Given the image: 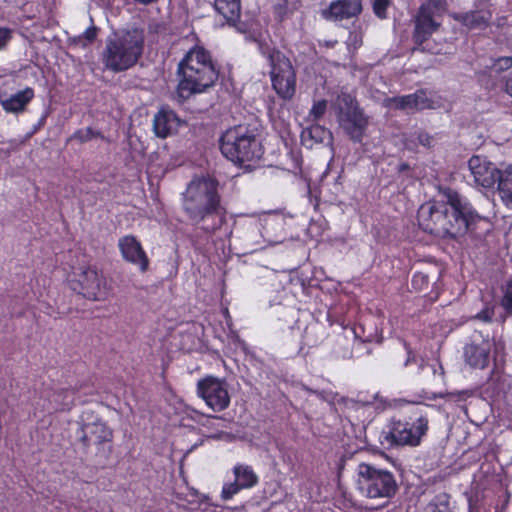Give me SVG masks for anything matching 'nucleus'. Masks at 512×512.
<instances>
[{
  "mask_svg": "<svg viewBox=\"0 0 512 512\" xmlns=\"http://www.w3.org/2000/svg\"><path fill=\"white\" fill-rule=\"evenodd\" d=\"M469 512H473V510L470 508V509H469Z\"/></svg>",
  "mask_w": 512,
  "mask_h": 512,
  "instance_id": "6e6d98bb",
  "label": "nucleus"
},
{
  "mask_svg": "<svg viewBox=\"0 0 512 512\" xmlns=\"http://www.w3.org/2000/svg\"><path fill=\"white\" fill-rule=\"evenodd\" d=\"M159 0H134V2L136 4H140V5H150V4H153V3H156L158 2Z\"/></svg>",
  "mask_w": 512,
  "mask_h": 512,
  "instance_id": "09e8293b",
  "label": "nucleus"
},
{
  "mask_svg": "<svg viewBox=\"0 0 512 512\" xmlns=\"http://www.w3.org/2000/svg\"><path fill=\"white\" fill-rule=\"evenodd\" d=\"M447 198V221L451 225L461 226L460 232L455 233V238H457L465 235L471 226L480 219V216L457 192H450Z\"/></svg>",
  "mask_w": 512,
  "mask_h": 512,
  "instance_id": "ddd939ff",
  "label": "nucleus"
},
{
  "mask_svg": "<svg viewBox=\"0 0 512 512\" xmlns=\"http://www.w3.org/2000/svg\"><path fill=\"white\" fill-rule=\"evenodd\" d=\"M439 25L440 24L433 19L429 9L422 5L415 19V27L412 36L414 50L432 52L427 42L438 29Z\"/></svg>",
  "mask_w": 512,
  "mask_h": 512,
  "instance_id": "4468645a",
  "label": "nucleus"
},
{
  "mask_svg": "<svg viewBox=\"0 0 512 512\" xmlns=\"http://www.w3.org/2000/svg\"><path fill=\"white\" fill-rule=\"evenodd\" d=\"M437 397L444 398V395L443 394L434 395L433 397H429V399H435Z\"/></svg>",
  "mask_w": 512,
  "mask_h": 512,
  "instance_id": "5fc2aeb1",
  "label": "nucleus"
},
{
  "mask_svg": "<svg viewBox=\"0 0 512 512\" xmlns=\"http://www.w3.org/2000/svg\"><path fill=\"white\" fill-rule=\"evenodd\" d=\"M331 140V131L317 123L310 125L301 133L302 143L309 148H312L315 144H322Z\"/></svg>",
  "mask_w": 512,
  "mask_h": 512,
  "instance_id": "4be33fe9",
  "label": "nucleus"
},
{
  "mask_svg": "<svg viewBox=\"0 0 512 512\" xmlns=\"http://www.w3.org/2000/svg\"><path fill=\"white\" fill-rule=\"evenodd\" d=\"M404 347L407 351V359L405 361V366H408L410 364V362L415 359V356H414L413 352L411 351L409 344L406 341H404Z\"/></svg>",
  "mask_w": 512,
  "mask_h": 512,
  "instance_id": "de8ad7c7",
  "label": "nucleus"
},
{
  "mask_svg": "<svg viewBox=\"0 0 512 512\" xmlns=\"http://www.w3.org/2000/svg\"><path fill=\"white\" fill-rule=\"evenodd\" d=\"M494 316V308L486 306L476 314V318L483 322H491Z\"/></svg>",
  "mask_w": 512,
  "mask_h": 512,
  "instance_id": "ea45409f",
  "label": "nucleus"
},
{
  "mask_svg": "<svg viewBox=\"0 0 512 512\" xmlns=\"http://www.w3.org/2000/svg\"><path fill=\"white\" fill-rule=\"evenodd\" d=\"M397 172L399 174H407V176L411 177V167L408 163L402 162L398 165Z\"/></svg>",
  "mask_w": 512,
  "mask_h": 512,
  "instance_id": "c03bdc74",
  "label": "nucleus"
},
{
  "mask_svg": "<svg viewBox=\"0 0 512 512\" xmlns=\"http://www.w3.org/2000/svg\"><path fill=\"white\" fill-rule=\"evenodd\" d=\"M75 393L74 389L62 388L52 394L51 401L56 403V409L70 410L74 404Z\"/></svg>",
  "mask_w": 512,
  "mask_h": 512,
  "instance_id": "a878e982",
  "label": "nucleus"
},
{
  "mask_svg": "<svg viewBox=\"0 0 512 512\" xmlns=\"http://www.w3.org/2000/svg\"><path fill=\"white\" fill-rule=\"evenodd\" d=\"M101 132L93 130L91 127H88L86 129H78L76 130L69 140H77L80 143H85L93 138L101 137Z\"/></svg>",
  "mask_w": 512,
  "mask_h": 512,
  "instance_id": "7c9ffc66",
  "label": "nucleus"
},
{
  "mask_svg": "<svg viewBox=\"0 0 512 512\" xmlns=\"http://www.w3.org/2000/svg\"><path fill=\"white\" fill-rule=\"evenodd\" d=\"M383 106L388 109L404 110V97L403 96L387 97L383 101Z\"/></svg>",
  "mask_w": 512,
  "mask_h": 512,
  "instance_id": "c9c22d12",
  "label": "nucleus"
},
{
  "mask_svg": "<svg viewBox=\"0 0 512 512\" xmlns=\"http://www.w3.org/2000/svg\"><path fill=\"white\" fill-rule=\"evenodd\" d=\"M192 412L195 414V417L191 416V418L206 428L217 429L220 426V423L224 421L223 417L221 416L205 415L197 410H193Z\"/></svg>",
  "mask_w": 512,
  "mask_h": 512,
  "instance_id": "bb28decb",
  "label": "nucleus"
},
{
  "mask_svg": "<svg viewBox=\"0 0 512 512\" xmlns=\"http://www.w3.org/2000/svg\"><path fill=\"white\" fill-rule=\"evenodd\" d=\"M357 37H358L357 34H354V35L351 34L349 36V41H352V38H353V43L356 45L358 43Z\"/></svg>",
  "mask_w": 512,
  "mask_h": 512,
  "instance_id": "603ef678",
  "label": "nucleus"
},
{
  "mask_svg": "<svg viewBox=\"0 0 512 512\" xmlns=\"http://www.w3.org/2000/svg\"><path fill=\"white\" fill-rule=\"evenodd\" d=\"M344 107H340L337 118L340 127L354 143H361L369 126V117L350 95L341 98Z\"/></svg>",
  "mask_w": 512,
  "mask_h": 512,
  "instance_id": "9b49d317",
  "label": "nucleus"
},
{
  "mask_svg": "<svg viewBox=\"0 0 512 512\" xmlns=\"http://www.w3.org/2000/svg\"><path fill=\"white\" fill-rule=\"evenodd\" d=\"M308 194H309L310 203L313 205L315 210H318L319 205H320V197H319V195H313V192H312V190L310 188L308 190Z\"/></svg>",
  "mask_w": 512,
  "mask_h": 512,
  "instance_id": "a18cd8bd",
  "label": "nucleus"
},
{
  "mask_svg": "<svg viewBox=\"0 0 512 512\" xmlns=\"http://www.w3.org/2000/svg\"><path fill=\"white\" fill-rule=\"evenodd\" d=\"M512 68V56H500L492 59V63L488 66V69L495 74L508 71Z\"/></svg>",
  "mask_w": 512,
  "mask_h": 512,
  "instance_id": "c85d7f7f",
  "label": "nucleus"
},
{
  "mask_svg": "<svg viewBox=\"0 0 512 512\" xmlns=\"http://www.w3.org/2000/svg\"><path fill=\"white\" fill-rule=\"evenodd\" d=\"M430 276L424 271H416L411 279V286L415 291L421 292L428 289Z\"/></svg>",
  "mask_w": 512,
  "mask_h": 512,
  "instance_id": "c756f323",
  "label": "nucleus"
},
{
  "mask_svg": "<svg viewBox=\"0 0 512 512\" xmlns=\"http://www.w3.org/2000/svg\"><path fill=\"white\" fill-rule=\"evenodd\" d=\"M436 0H432V2H435Z\"/></svg>",
  "mask_w": 512,
  "mask_h": 512,
  "instance_id": "4d7b16f0",
  "label": "nucleus"
},
{
  "mask_svg": "<svg viewBox=\"0 0 512 512\" xmlns=\"http://www.w3.org/2000/svg\"><path fill=\"white\" fill-rule=\"evenodd\" d=\"M354 484L358 493L368 499H392L399 486L395 474L387 468L361 462L358 464Z\"/></svg>",
  "mask_w": 512,
  "mask_h": 512,
  "instance_id": "423d86ee",
  "label": "nucleus"
},
{
  "mask_svg": "<svg viewBox=\"0 0 512 512\" xmlns=\"http://www.w3.org/2000/svg\"><path fill=\"white\" fill-rule=\"evenodd\" d=\"M98 35V28L94 25L89 26L82 35L79 36V41L82 42V46L92 44Z\"/></svg>",
  "mask_w": 512,
  "mask_h": 512,
  "instance_id": "f704fd0d",
  "label": "nucleus"
},
{
  "mask_svg": "<svg viewBox=\"0 0 512 512\" xmlns=\"http://www.w3.org/2000/svg\"><path fill=\"white\" fill-rule=\"evenodd\" d=\"M327 110V101L324 99L318 100L313 103L310 112L309 117L312 118L314 121L320 120Z\"/></svg>",
  "mask_w": 512,
  "mask_h": 512,
  "instance_id": "72a5a7b5",
  "label": "nucleus"
},
{
  "mask_svg": "<svg viewBox=\"0 0 512 512\" xmlns=\"http://www.w3.org/2000/svg\"><path fill=\"white\" fill-rule=\"evenodd\" d=\"M448 495H438L434 500L429 502L423 512H450L449 511Z\"/></svg>",
  "mask_w": 512,
  "mask_h": 512,
  "instance_id": "cd10ccee",
  "label": "nucleus"
},
{
  "mask_svg": "<svg viewBox=\"0 0 512 512\" xmlns=\"http://www.w3.org/2000/svg\"><path fill=\"white\" fill-rule=\"evenodd\" d=\"M235 480L240 483L244 489H250L259 482V477L253 470L252 466L238 463L233 467Z\"/></svg>",
  "mask_w": 512,
  "mask_h": 512,
  "instance_id": "393cba45",
  "label": "nucleus"
},
{
  "mask_svg": "<svg viewBox=\"0 0 512 512\" xmlns=\"http://www.w3.org/2000/svg\"><path fill=\"white\" fill-rule=\"evenodd\" d=\"M220 70V64L208 49L200 45L193 46L177 66V96L184 101L194 94L205 92L217 82Z\"/></svg>",
  "mask_w": 512,
  "mask_h": 512,
  "instance_id": "f03ea898",
  "label": "nucleus"
},
{
  "mask_svg": "<svg viewBox=\"0 0 512 512\" xmlns=\"http://www.w3.org/2000/svg\"><path fill=\"white\" fill-rule=\"evenodd\" d=\"M181 207L191 225L207 234L215 233L227 221L220 183L215 177H194L182 193Z\"/></svg>",
  "mask_w": 512,
  "mask_h": 512,
  "instance_id": "f257e3e1",
  "label": "nucleus"
},
{
  "mask_svg": "<svg viewBox=\"0 0 512 512\" xmlns=\"http://www.w3.org/2000/svg\"><path fill=\"white\" fill-rule=\"evenodd\" d=\"M468 167L477 186L491 189L497 184L503 203L512 209V164L499 169L486 156L473 155Z\"/></svg>",
  "mask_w": 512,
  "mask_h": 512,
  "instance_id": "0eeeda50",
  "label": "nucleus"
},
{
  "mask_svg": "<svg viewBox=\"0 0 512 512\" xmlns=\"http://www.w3.org/2000/svg\"><path fill=\"white\" fill-rule=\"evenodd\" d=\"M34 96L33 88L26 87L10 97H0V105L6 113H21L25 111L27 105L33 100Z\"/></svg>",
  "mask_w": 512,
  "mask_h": 512,
  "instance_id": "aec40b11",
  "label": "nucleus"
},
{
  "mask_svg": "<svg viewBox=\"0 0 512 512\" xmlns=\"http://www.w3.org/2000/svg\"><path fill=\"white\" fill-rule=\"evenodd\" d=\"M145 36L141 29L132 28L115 33L106 40L101 55L104 67L114 73L126 71L141 58Z\"/></svg>",
  "mask_w": 512,
  "mask_h": 512,
  "instance_id": "39448f33",
  "label": "nucleus"
},
{
  "mask_svg": "<svg viewBox=\"0 0 512 512\" xmlns=\"http://www.w3.org/2000/svg\"><path fill=\"white\" fill-rule=\"evenodd\" d=\"M49 114H50L49 109H47L43 112V114L38 119L37 123L33 126V133L37 132L39 129H41L46 124Z\"/></svg>",
  "mask_w": 512,
  "mask_h": 512,
  "instance_id": "37998d69",
  "label": "nucleus"
},
{
  "mask_svg": "<svg viewBox=\"0 0 512 512\" xmlns=\"http://www.w3.org/2000/svg\"><path fill=\"white\" fill-rule=\"evenodd\" d=\"M492 343L482 340L480 343H470L464 348L466 363L472 368L484 369L489 365Z\"/></svg>",
  "mask_w": 512,
  "mask_h": 512,
  "instance_id": "6ab92c4d",
  "label": "nucleus"
},
{
  "mask_svg": "<svg viewBox=\"0 0 512 512\" xmlns=\"http://www.w3.org/2000/svg\"><path fill=\"white\" fill-rule=\"evenodd\" d=\"M353 408H354V409H355V411L357 412L358 410L363 409V406H362V405H359L358 403H354V404H353Z\"/></svg>",
  "mask_w": 512,
  "mask_h": 512,
  "instance_id": "864d4df0",
  "label": "nucleus"
},
{
  "mask_svg": "<svg viewBox=\"0 0 512 512\" xmlns=\"http://www.w3.org/2000/svg\"><path fill=\"white\" fill-rule=\"evenodd\" d=\"M214 8L230 25H236L241 15V0H214Z\"/></svg>",
  "mask_w": 512,
  "mask_h": 512,
  "instance_id": "5701e85b",
  "label": "nucleus"
},
{
  "mask_svg": "<svg viewBox=\"0 0 512 512\" xmlns=\"http://www.w3.org/2000/svg\"><path fill=\"white\" fill-rule=\"evenodd\" d=\"M502 306L508 313H512V278L507 283V288L502 298Z\"/></svg>",
  "mask_w": 512,
  "mask_h": 512,
  "instance_id": "4c0bfd02",
  "label": "nucleus"
},
{
  "mask_svg": "<svg viewBox=\"0 0 512 512\" xmlns=\"http://www.w3.org/2000/svg\"><path fill=\"white\" fill-rule=\"evenodd\" d=\"M119 251L122 258L138 267L144 273L149 269L150 260L141 242L134 235H125L118 241Z\"/></svg>",
  "mask_w": 512,
  "mask_h": 512,
  "instance_id": "2eb2a0df",
  "label": "nucleus"
},
{
  "mask_svg": "<svg viewBox=\"0 0 512 512\" xmlns=\"http://www.w3.org/2000/svg\"><path fill=\"white\" fill-rule=\"evenodd\" d=\"M222 155L234 165L254 168L264 155L261 133L254 124H238L226 129L219 138Z\"/></svg>",
  "mask_w": 512,
  "mask_h": 512,
  "instance_id": "20e7f679",
  "label": "nucleus"
},
{
  "mask_svg": "<svg viewBox=\"0 0 512 512\" xmlns=\"http://www.w3.org/2000/svg\"><path fill=\"white\" fill-rule=\"evenodd\" d=\"M273 10L274 14L277 15L280 20H282L288 11V1H280L274 5Z\"/></svg>",
  "mask_w": 512,
  "mask_h": 512,
  "instance_id": "a19ab883",
  "label": "nucleus"
},
{
  "mask_svg": "<svg viewBox=\"0 0 512 512\" xmlns=\"http://www.w3.org/2000/svg\"><path fill=\"white\" fill-rule=\"evenodd\" d=\"M404 110H425L433 109L434 102L427 96L424 89H418L415 93L403 95Z\"/></svg>",
  "mask_w": 512,
  "mask_h": 512,
  "instance_id": "b1692460",
  "label": "nucleus"
},
{
  "mask_svg": "<svg viewBox=\"0 0 512 512\" xmlns=\"http://www.w3.org/2000/svg\"><path fill=\"white\" fill-rule=\"evenodd\" d=\"M493 73L487 68L478 76L480 84L488 91H493L497 88V79L493 76Z\"/></svg>",
  "mask_w": 512,
  "mask_h": 512,
  "instance_id": "2f4dec72",
  "label": "nucleus"
},
{
  "mask_svg": "<svg viewBox=\"0 0 512 512\" xmlns=\"http://www.w3.org/2000/svg\"><path fill=\"white\" fill-rule=\"evenodd\" d=\"M503 90L512 97V73L506 78Z\"/></svg>",
  "mask_w": 512,
  "mask_h": 512,
  "instance_id": "49530a36",
  "label": "nucleus"
},
{
  "mask_svg": "<svg viewBox=\"0 0 512 512\" xmlns=\"http://www.w3.org/2000/svg\"><path fill=\"white\" fill-rule=\"evenodd\" d=\"M259 50L270 66L272 88L279 98L291 100L296 93V73L290 59L267 43H260Z\"/></svg>",
  "mask_w": 512,
  "mask_h": 512,
  "instance_id": "6e6552de",
  "label": "nucleus"
},
{
  "mask_svg": "<svg viewBox=\"0 0 512 512\" xmlns=\"http://www.w3.org/2000/svg\"><path fill=\"white\" fill-rule=\"evenodd\" d=\"M343 468H344V461L341 460V462L338 464V477L339 478L341 477Z\"/></svg>",
  "mask_w": 512,
  "mask_h": 512,
  "instance_id": "3c124183",
  "label": "nucleus"
},
{
  "mask_svg": "<svg viewBox=\"0 0 512 512\" xmlns=\"http://www.w3.org/2000/svg\"><path fill=\"white\" fill-rule=\"evenodd\" d=\"M70 286L73 291L90 301L106 300L111 291L103 271L91 265L82 266L74 272Z\"/></svg>",
  "mask_w": 512,
  "mask_h": 512,
  "instance_id": "1a4fd4ad",
  "label": "nucleus"
},
{
  "mask_svg": "<svg viewBox=\"0 0 512 512\" xmlns=\"http://www.w3.org/2000/svg\"><path fill=\"white\" fill-rule=\"evenodd\" d=\"M362 11L359 0H336L332 1L322 15L327 20L341 21L357 16Z\"/></svg>",
  "mask_w": 512,
  "mask_h": 512,
  "instance_id": "a211bd4d",
  "label": "nucleus"
},
{
  "mask_svg": "<svg viewBox=\"0 0 512 512\" xmlns=\"http://www.w3.org/2000/svg\"><path fill=\"white\" fill-rule=\"evenodd\" d=\"M293 168L296 170V169H301V159L300 157L297 155V156H294V165H293Z\"/></svg>",
  "mask_w": 512,
  "mask_h": 512,
  "instance_id": "8fccbe9b",
  "label": "nucleus"
},
{
  "mask_svg": "<svg viewBox=\"0 0 512 512\" xmlns=\"http://www.w3.org/2000/svg\"><path fill=\"white\" fill-rule=\"evenodd\" d=\"M511 494L508 490H505L503 493V501L501 504H497L495 506V512H505L509 503H510Z\"/></svg>",
  "mask_w": 512,
  "mask_h": 512,
  "instance_id": "79ce46f5",
  "label": "nucleus"
},
{
  "mask_svg": "<svg viewBox=\"0 0 512 512\" xmlns=\"http://www.w3.org/2000/svg\"><path fill=\"white\" fill-rule=\"evenodd\" d=\"M454 19L470 30L485 29L489 26L491 13L489 11L475 10L455 14Z\"/></svg>",
  "mask_w": 512,
  "mask_h": 512,
  "instance_id": "412c9836",
  "label": "nucleus"
},
{
  "mask_svg": "<svg viewBox=\"0 0 512 512\" xmlns=\"http://www.w3.org/2000/svg\"><path fill=\"white\" fill-rule=\"evenodd\" d=\"M196 394L214 412H221L230 405L227 381L213 375L198 380Z\"/></svg>",
  "mask_w": 512,
  "mask_h": 512,
  "instance_id": "f8f14e48",
  "label": "nucleus"
},
{
  "mask_svg": "<svg viewBox=\"0 0 512 512\" xmlns=\"http://www.w3.org/2000/svg\"><path fill=\"white\" fill-rule=\"evenodd\" d=\"M77 435L85 451H88L92 445L100 446L113 440V431L101 421L83 424Z\"/></svg>",
  "mask_w": 512,
  "mask_h": 512,
  "instance_id": "dca6fc26",
  "label": "nucleus"
},
{
  "mask_svg": "<svg viewBox=\"0 0 512 512\" xmlns=\"http://www.w3.org/2000/svg\"><path fill=\"white\" fill-rule=\"evenodd\" d=\"M429 431L426 409L415 405L386 420L378 435L380 446L386 450L399 447H418Z\"/></svg>",
  "mask_w": 512,
  "mask_h": 512,
  "instance_id": "7ed1b4c3",
  "label": "nucleus"
},
{
  "mask_svg": "<svg viewBox=\"0 0 512 512\" xmlns=\"http://www.w3.org/2000/svg\"><path fill=\"white\" fill-rule=\"evenodd\" d=\"M179 125L177 114L167 107H161L154 115L152 130L158 138L166 139L177 132Z\"/></svg>",
  "mask_w": 512,
  "mask_h": 512,
  "instance_id": "f3484780",
  "label": "nucleus"
},
{
  "mask_svg": "<svg viewBox=\"0 0 512 512\" xmlns=\"http://www.w3.org/2000/svg\"><path fill=\"white\" fill-rule=\"evenodd\" d=\"M12 39V30L8 27H0V51L6 49Z\"/></svg>",
  "mask_w": 512,
  "mask_h": 512,
  "instance_id": "58836bf2",
  "label": "nucleus"
},
{
  "mask_svg": "<svg viewBox=\"0 0 512 512\" xmlns=\"http://www.w3.org/2000/svg\"><path fill=\"white\" fill-rule=\"evenodd\" d=\"M389 4L390 0H373L374 14L381 19L385 18Z\"/></svg>",
  "mask_w": 512,
  "mask_h": 512,
  "instance_id": "e433bc0d",
  "label": "nucleus"
},
{
  "mask_svg": "<svg viewBox=\"0 0 512 512\" xmlns=\"http://www.w3.org/2000/svg\"><path fill=\"white\" fill-rule=\"evenodd\" d=\"M243 489L244 488L240 486V483L236 480L234 482L225 483L222 487L221 498L225 501L230 500Z\"/></svg>",
  "mask_w": 512,
  "mask_h": 512,
  "instance_id": "473e14b6",
  "label": "nucleus"
},
{
  "mask_svg": "<svg viewBox=\"0 0 512 512\" xmlns=\"http://www.w3.org/2000/svg\"><path fill=\"white\" fill-rule=\"evenodd\" d=\"M447 211V202L422 205L417 214L419 227L435 237L455 239V233L460 232L461 226L449 224Z\"/></svg>",
  "mask_w": 512,
  "mask_h": 512,
  "instance_id": "9d476101",
  "label": "nucleus"
}]
</instances>
